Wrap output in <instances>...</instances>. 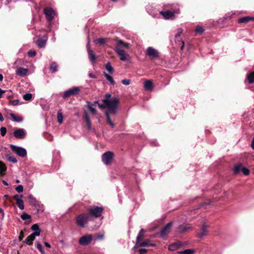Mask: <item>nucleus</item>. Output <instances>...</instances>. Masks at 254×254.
<instances>
[{
  "label": "nucleus",
  "instance_id": "obj_40",
  "mask_svg": "<svg viewBox=\"0 0 254 254\" xmlns=\"http://www.w3.org/2000/svg\"><path fill=\"white\" fill-rule=\"evenodd\" d=\"M36 247L40 251V252L42 254H45V252L44 251L43 247L40 243H39V242L37 243Z\"/></svg>",
  "mask_w": 254,
  "mask_h": 254
},
{
  "label": "nucleus",
  "instance_id": "obj_46",
  "mask_svg": "<svg viewBox=\"0 0 254 254\" xmlns=\"http://www.w3.org/2000/svg\"><path fill=\"white\" fill-rule=\"evenodd\" d=\"M31 229L33 231H36L40 230V228L39 227V226L37 224H36L33 225L31 226Z\"/></svg>",
  "mask_w": 254,
  "mask_h": 254
},
{
  "label": "nucleus",
  "instance_id": "obj_24",
  "mask_svg": "<svg viewBox=\"0 0 254 254\" xmlns=\"http://www.w3.org/2000/svg\"><path fill=\"white\" fill-rule=\"evenodd\" d=\"M105 68L108 72V74H112L114 72V68L110 62H108L105 64Z\"/></svg>",
  "mask_w": 254,
  "mask_h": 254
},
{
  "label": "nucleus",
  "instance_id": "obj_64",
  "mask_svg": "<svg viewBox=\"0 0 254 254\" xmlns=\"http://www.w3.org/2000/svg\"><path fill=\"white\" fill-rule=\"evenodd\" d=\"M3 79V76L1 74H0V81H2Z\"/></svg>",
  "mask_w": 254,
  "mask_h": 254
},
{
  "label": "nucleus",
  "instance_id": "obj_48",
  "mask_svg": "<svg viewBox=\"0 0 254 254\" xmlns=\"http://www.w3.org/2000/svg\"><path fill=\"white\" fill-rule=\"evenodd\" d=\"M36 52L35 51H30L28 52V55L29 57H33L36 55Z\"/></svg>",
  "mask_w": 254,
  "mask_h": 254
},
{
  "label": "nucleus",
  "instance_id": "obj_55",
  "mask_svg": "<svg viewBox=\"0 0 254 254\" xmlns=\"http://www.w3.org/2000/svg\"><path fill=\"white\" fill-rule=\"evenodd\" d=\"M24 233L22 231H21L20 234L19 236V241H21L23 238H24Z\"/></svg>",
  "mask_w": 254,
  "mask_h": 254
},
{
  "label": "nucleus",
  "instance_id": "obj_62",
  "mask_svg": "<svg viewBox=\"0 0 254 254\" xmlns=\"http://www.w3.org/2000/svg\"><path fill=\"white\" fill-rule=\"evenodd\" d=\"M2 182L5 186H8V183L5 181H4V180H2Z\"/></svg>",
  "mask_w": 254,
  "mask_h": 254
},
{
  "label": "nucleus",
  "instance_id": "obj_3",
  "mask_svg": "<svg viewBox=\"0 0 254 254\" xmlns=\"http://www.w3.org/2000/svg\"><path fill=\"white\" fill-rule=\"evenodd\" d=\"M29 202L37 208V212H42L44 211L43 206L40 204L39 201L31 194L28 196Z\"/></svg>",
  "mask_w": 254,
  "mask_h": 254
},
{
  "label": "nucleus",
  "instance_id": "obj_53",
  "mask_svg": "<svg viewBox=\"0 0 254 254\" xmlns=\"http://www.w3.org/2000/svg\"><path fill=\"white\" fill-rule=\"evenodd\" d=\"M96 42L100 44H104L105 42V40L104 38H99L96 40Z\"/></svg>",
  "mask_w": 254,
  "mask_h": 254
},
{
  "label": "nucleus",
  "instance_id": "obj_15",
  "mask_svg": "<svg viewBox=\"0 0 254 254\" xmlns=\"http://www.w3.org/2000/svg\"><path fill=\"white\" fill-rule=\"evenodd\" d=\"M172 227V223L169 222L160 231V234L161 236L164 237L168 234L171 228Z\"/></svg>",
  "mask_w": 254,
  "mask_h": 254
},
{
  "label": "nucleus",
  "instance_id": "obj_33",
  "mask_svg": "<svg viewBox=\"0 0 254 254\" xmlns=\"http://www.w3.org/2000/svg\"><path fill=\"white\" fill-rule=\"evenodd\" d=\"M242 168H243V165L242 164H239L235 165L234 167V172L235 174H237L240 171H242Z\"/></svg>",
  "mask_w": 254,
  "mask_h": 254
},
{
  "label": "nucleus",
  "instance_id": "obj_9",
  "mask_svg": "<svg viewBox=\"0 0 254 254\" xmlns=\"http://www.w3.org/2000/svg\"><path fill=\"white\" fill-rule=\"evenodd\" d=\"M44 14L48 21H51L54 17L55 12L51 8L47 7L44 9Z\"/></svg>",
  "mask_w": 254,
  "mask_h": 254
},
{
  "label": "nucleus",
  "instance_id": "obj_44",
  "mask_svg": "<svg viewBox=\"0 0 254 254\" xmlns=\"http://www.w3.org/2000/svg\"><path fill=\"white\" fill-rule=\"evenodd\" d=\"M241 171L242 172L243 174L245 175H248L250 173L249 170L247 168L244 167H243V168H242Z\"/></svg>",
  "mask_w": 254,
  "mask_h": 254
},
{
  "label": "nucleus",
  "instance_id": "obj_59",
  "mask_svg": "<svg viewBox=\"0 0 254 254\" xmlns=\"http://www.w3.org/2000/svg\"><path fill=\"white\" fill-rule=\"evenodd\" d=\"M4 92V90H3L1 88H0V98L1 97L2 94H3Z\"/></svg>",
  "mask_w": 254,
  "mask_h": 254
},
{
  "label": "nucleus",
  "instance_id": "obj_16",
  "mask_svg": "<svg viewBox=\"0 0 254 254\" xmlns=\"http://www.w3.org/2000/svg\"><path fill=\"white\" fill-rule=\"evenodd\" d=\"M160 13L166 19H173L175 17V12L170 10L162 11Z\"/></svg>",
  "mask_w": 254,
  "mask_h": 254
},
{
  "label": "nucleus",
  "instance_id": "obj_11",
  "mask_svg": "<svg viewBox=\"0 0 254 254\" xmlns=\"http://www.w3.org/2000/svg\"><path fill=\"white\" fill-rule=\"evenodd\" d=\"M130 45L129 44L124 42L122 40H119L117 42V45L115 47V50L128 49L130 48Z\"/></svg>",
  "mask_w": 254,
  "mask_h": 254
},
{
  "label": "nucleus",
  "instance_id": "obj_20",
  "mask_svg": "<svg viewBox=\"0 0 254 254\" xmlns=\"http://www.w3.org/2000/svg\"><path fill=\"white\" fill-rule=\"evenodd\" d=\"M28 69L27 68H24L23 67H19L17 69L16 71V74L21 76H25L27 72H28Z\"/></svg>",
  "mask_w": 254,
  "mask_h": 254
},
{
  "label": "nucleus",
  "instance_id": "obj_18",
  "mask_svg": "<svg viewBox=\"0 0 254 254\" xmlns=\"http://www.w3.org/2000/svg\"><path fill=\"white\" fill-rule=\"evenodd\" d=\"M116 53L118 54V55L120 57V59L121 61H127L128 59L127 58L125 52V50H120L119 49L118 50H115Z\"/></svg>",
  "mask_w": 254,
  "mask_h": 254
},
{
  "label": "nucleus",
  "instance_id": "obj_4",
  "mask_svg": "<svg viewBox=\"0 0 254 254\" xmlns=\"http://www.w3.org/2000/svg\"><path fill=\"white\" fill-rule=\"evenodd\" d=\"M10 147L13 152L21 157H24L27 155V151L24 148L14 145H11Z\"/></svg>",
  "mask_w": 254,
  "mask_h": 254
},
{
  "label": "nucleus",
  "instance_id": "obj_22",
  "mask_svg": "<svg viewBox=\"0 0 254 254\" xmlns=\"http://www.w3.org/2000/svg\"><path fill=\"white\" fill-rule=\"evenodd\" d=\"M250 20L254 21V17L250 16L244 17L239 19L238 22L240 23H247Z\"/></svg>",
  "mask_w": 254,
  "mask_h": 254
},
{
  "label": "nucleus",
  "instance_id": "obj_2",
  "mask_svg": "<svg viewBox=\"0 0 254 254\" xmlns=\"http://www.w3.org/2000/svg\"><path fill=\"white\" fill-rule=\"evenodd\" d=\"M90 218V215L87 213H81L77 216L76 218V225L81 228L85 227Z\"/></svg>",
  "mask_w": 254,
  "mask_h": 254
},
{
  "label": "nucleus",
  "instance_id": "obj_23",
  "mask_svg": "<svg viewBox=\"0 0 254 254\" xmlns=\"http://www.w3.org/2000/svg\"><path fill=\"white\" fill-rule=\"evenodd\" d=\"M10 116L12 118L13 121L14 122H20L23 120L22 117L16 115L13 113H10Z\"/></svg>",
  "mask_w": 254,
  "mask_h": 254
},
{
  "label": "nucleus",
  "instance_id": "obj_19",
  "mask_svg": "<svg viewBox=\"0 0 254 254\" xmlns=\"http://www.w3.org/2000/svg\"><path fill=\"white\" fill-rule=\"evenodd\" d=\"M47 40V37L44 36L43 38L38 39L37 42V44L39 48H44L46 44Z\"/></svg>",
  "mask_w": 254,
  "mask_h": 254
},
{
  "label": "nucleus",
  "instance_id": "obj_42",
  "mask_svg": "<svg viewBox=\"0 0 254 254\" xmlns=\"http://www.w3.org/2000/svg\"><path fill=\"white\" fill-rule=\"evenodd\" d=\"M32 95L31 93H26L23 95V99L26 101H29L32 99Z\"/></svg>",
  "mask_w": 254,
  "mask_h": 254
},
{
  "label": "nucleus",
  "instance_id": "obj_5",
  "mask_svg": "<svg viewBox=\"0 0 254 254\" xmlns=\"http://www.w3.org/2000/svg\"><path fill=\"white\" fill-rule=\"evenodd\" d=\"M80 89V88L79 87H74L69 89L64 92L63 97L65 99L71 96L77 95L79 93Z\"/></svg>",
  "mask_w": 254,
  "mask_h": 254
},
{
  "label": "nucleus",
  "instance_id": "obj_49",
  "mask_svg": "<svg viewBox=\"0 0 254 254\" xmlns=\"http://www.w3.org/2000/svg\"><path fill=\"white\" fill-rule=\"evenodd\" d=\"M183 29L182 28H179L178 29V34L176 35V40L178 38H179L180 35L183 33Z\"/></svg>",
  "mask_w": 254,
  "mask_h": 254
},
{
  "label": "nucleus",
  "instance_id": "obj_31",
  "mask_svg": "<svg viewBox=\"0 0 254 254\" xmlns=\"http://www.w3.org/2000/svg\"><path fill=\"white\" fill-rule=\"evenodd\" d=\"M6 170V167L5 165L2 162L0 161V174L1 176H2L4 174V172Z\"/></svg>",
  "mask_w": 254,
  "mask_h": 254
},
{
  "label": "nucleus",
  "instance_id": "obj_60",
  "mask_svg": "<svg viewBox=\"0 0 254 254\" xmlns=\"http://www.w3.org/2000/svg\"><path fill=\"white\" fill-rule=\"evenodd\" d=\"M44 245H45V246L46 247H48V248H50V247H51V245H50V244L49 243H48V242H45L44 243Z\"/></svg>",
  "mask_w": 254,
  "mask_h": 254
},
{
  "label": "nucleus",
  "instance_id": "obj_63",
  "mask_svg": "<svg viewBox=\"0 0 254 254\" xmlns=\"http://www.w3.org/2000/svg\"><path fill=\"white\" fill-rule=\"evenodd\" d=\"M182 46L181 47V49L182 50H183V49H184V41H182Z\"/></svg>",
  "mask_w": 254,
  "mask_h": 254
},
{
  "label": "nucleus",
  "instance_id": "obj_29",
  "mask_svg": "<svg viewBox=\"0 0 254 254\" xmlns=\"http://www.w3.org/2000/svg\"><path fill=\"white\" fill-rule=\"evenodd\" d=\"M180 246V245L178 243H174L169 246L168 249L170 251H174L177 250L179 248Z\"/></svg>",
  "mask_w": 254,
  "mask_h": 254
},
{
  "label": "nucleus",
  "instance_id": "obj_57",
  "mask_svg": "<svg viewBox=\"0 0 254 254\" xmlns=\"http://www.w3.org/2000/svg\"><path fill=\"white\" fill-rule=\"evenodd\" d=\"M21 196H22V195L19 196V195H17H17H15L14 196V198L15 199L16 202L17 201V199L18 200V199H21Z\"/></svg>",
  "mask_w": 254,
  "mask_h": 254
},
{
  "label": "nucleus",
  "instance_id": "obj_54",
  "mask_svg": "<svg viewBox=\"0 0 254 254\" xmlns=\"http://www.w3.org/2000/svg\"><path fill=\"white\" fill-rule=\"evenodd\" d=\"M147 252V250L145 249H141L139 250V254H143L146 253Z\"/></svg>",
  "mask_w": 254,
  "mask_h": 254
},
{
  "label": "nucleus",
  "instance_id": "obj_28",
  "mask_svg": "<svg viewBox=\"0 0 254 254\" xmlns=\"http://www.w3.org/2000/svg\"><path fill=\"white\" fill-rule=\"evenodd\" d=\"M179 254H193L194 251L193 249H186L184 251H179L177 252Z\"/></svg>",
  "mask_w": 254,
  "mask_h": 254
},
{
  "label": "nucleus",
  "instance_id": "obj_6",
  "mask_svg": "<svg viewBox=\"0 0 254 254\" xmlns=\"http://www.w3.org/2000/svg\"><path fill=\"white\" fill-rule=\"evenodd\" d=\"M103 210V208L102 207L93 206L90 208L89 212L91 215L95 217H98L102 215Z\"/></svg>",
  "mask_w": 254,
  "mask_h": 254
},
{
  "label": "nucleus",
  "instance_id": "obj_51",
  "mask_svg": "<svg viewBox=\"0 0 254 254\" xmlns=\"http://www.w3.org/2000/svg\"><path fill=\"white\" fill-rule=\"evenodd\" d=\"M18 103L19 100L17 99H15L14 100L10 101L9 104H11L13 106H16L18 105Z\"/></svg>",
  "mask_w": 254,
  "mask_h": 254
},
{
  "label": "nucleus",
  "instance_id": "obj_47",
  "mask_svg": "<svg viewBox=\"0 0 254 254\" xmlns=\"http://www.w3.org/2000/svg\"><path fill=\"white\" fill-rule=\"evenodd\" d=\"M15 190L18 192H21L23 191V187L22 185H19L16 188H15Z\"/></svg>",
  "mask_w": 254,
  "mask_h": 254
},
{
  "label": "nucleus",
  "instance_id": "obj_1",
  "mask_svg": "<svg viewBox=\"0 0 254 254\" xmlns=\"http://www.w3.org/2000/svg\"><path fill=\"white\" fill-rule=\"evenodd\" d=\"M103 104H98V106L101 109H106L105 113L107 119V123L112 127H114L115 125L111 121L110 115L116 114L117 112L119 101L117 98H111L110 94H106L105 98L103 100Z\"/></svg>",
  "mask_w": 254,
  "mask_h": 254
},
{
  "label": "nucleus",
  "instance_id": "obj_17",
  "mask_svg": "<svg viewBox=\"0 0 254 254\" xmlns=\"http://www.w3.org/2000/svg\"><path fill=\"white\" fill-rule=\"evenodd\" d=\"M192 227L190 224H187L184 226H180L178 228V231L181 233H185L191 230Z\"/></svg>",
  "mask_w": 254,
  "mask_h": 254
},
{
  "label": "nucleus",
  "instance_id": "obj_7",
  "mask_svg": "<svg viewBox=\"0 0 254 254\" xmlns=\"http://www.w3.org/2000/svg\"><path fill=\"white\" fill-rule=\"evenodd\" d=\"M114 155V153L110 151H108L104 153L102 155V161L106 165L110 164L112 163Z\"/></svg>",
  "mask_w": 254,
  "mask_h": 254
},
{
  "label": "nucleus",
  "instance_id": "obj_41",
  "mask_svg": "<svg viewBox=\"0 0 254 254\" xmlns=\"http://www.w3.org/2000/svg\"><path fill=\"white\" fill-rule=\"evenodd\" d=\"M195 32L196 33H198L199 34H202L204 32V29L202 28V27L200 25H197L196 26V29L195 30Z\"/></svg>",
  "mask_w": 254,
  "mask_h": 254
},
{
  "label": "nucleus",
  "instance_id": "obj_52",
  "mask_svg": "<svg viewBox=\"0 0 254 254\" xmlns=\"http://www.w3.org/2000/svg\"><path fill=\"white\" fill-rule=\"evenodd\" d=\"M122 83L125 85H128L130 84L129 79H124L122 81Z\"/></svg>",
  "mask_w": 254,
  "mask_h": 254
},
{
  "label": "nucleus",
  "instance_id": "obj_8",
  "mask_svg": "<svg viewBox=\"0 0 254 254\" xmlns=\"http://www.w3.org/2000/svg\"><path fill=\"white\" fill-rule=\"evenodd\" d=\"M93 240V237L91 235L87 234L81 237L79 240V243L82 246H86L89 245Z\"/></svg>",
  "mask_w": 254,
  "mask_h": 254
},
{
  "label": "nucleus",
  "instance_id": "obj_61",
  "mask_svg": "<svg viewBox=\"0 0 254 254\" xmlns=\"http://www.w3.org/2000/svg\"><path fill=\"white\" fill-rule=\"evenodd\" d=\"M175 41L176 42H181L183 41L180 38V36L179 37V38H178L176 40V39H175Z\"/></svg>",
  "mask_w": 254,
  "mask_h": 254
},
{
  "label": "nucleus",
  "instance_id": "obj_36",
  "mask_svg": "<svg viewBox=\"0 0 254 254\" xmlns=\"http://www.w3.org/2000/svg\"><path fill=\"white\" fill-rule=\"evenodd\" d=\"M247 78L249 83H253L254 82V72H251L248 74Z\"/></svg>",
  "mask_w": 254,
  "mask_h": 254
},
{
  "label": "nucleus",
  "instance_id": "obj_45",
  "mask_svg": "<svg viewBox=\"0 0 254 254\" xmlns=\"http://www.w3.org/2000/svg\"><path fill=\"white\" fill-rule=\"evenodd\" d=\"M0 132L1 136H3L6 133V128L5 127H1L0 129Z\"/></svg>",
  "mask_w": 254,
  "mask_h": 254
},
{
  "label": "nucleus",
  "instance_id": "obj_26",
  "mask_svg": "<svg viewBox=\"0 0 254 254\" xmlns=\"http://www.w3.org/2000/svg\"><path fill=\"white\" fill-rule=\"evenodd\" d=\"M104 75L106 78V79L112 85H114L115 84V81L113 78V77L110 75L108 73L106 72H104Z\"/></svg>",
  "mask_w": 254,
  "mask_h": 254
},
{
  "label": "nucleus",
  "instance_id": "obj_38",
  "mask_svg": "<svg viewBox=\"0 0 254 254\" xmlns=\"http://www.w3.org/2000/svg\"><path fill=\"white\" fill-rule=\"evenodd\" d=\"M85 121L87 123V128L89 130H91L92 127H91V124L90 123V119H89V117L88 116V115H87V114L86 113L85 114Z\"/></svg>",
  "mask_w": 254,
  "mask_h": 254
},
{
  "label": "nucleus",
  "instance_id": "obj_30",
  "mask_svg": "<svg viewBox=\"0 0 254 254\" xmlns=\"http://www.w3.org/2000/svg\"><path fill=\"white\" fill-rule=\"evenodd\" d=\"M137 245L139 247H146V246H155L154 244H150L149 241H145L142 242H140L139 243H137Z\"/></svg>",
  "mask_w": 254,
  "mask_h": 254
},
{
  "label": "nucleus",
  "instance_id": "obj_32",
  "mask_svg": "<svg viewBox=\"0 0 254 254\" xmlns=\"http://www.w3.org/2000/svg\"><path fill=\"white\" fill-rule=\"evenodd\" d=\"M87 103L88 104V106L91 112L93 114H95L96 112V108H95L96 106L94 105V104H92L90 102H87Z\"/></svg>",
  "mask_w": 254,
  "mask_h": 254
},
{
  "label": "nucleus",
  "instance_id": "obj_21",
  "mask_svg": "<svg viewBox=\"0 0 254 254\" xmlns=\"http://www.w3.org/2000/svg\"><path fill=\"white\" fill-rule=\"evenodd\" d=\"M144 88L148 91H151L153 88V82L150 80L145 81L144 83Z\"/></svg>",
  "mask_w": 254,
  "mask_h": 254
},
{
  "label": "nucleus",
  "instance_id": "obj_56",
  "mask_svg": "<svg viewBox=\"0 0 254 254\" xmlns=\"http://www.w3.org/2000/svg\"><path fill=\"white\" fill-rule=\"evenodd\" d=\"M103 234H99L98 235H97L96 237V240H101L102 239H103Z\"/></svg>",
  "mask_w": 254,
  "mask_h": 254
},
{
  "label": "nucleus",
  "instance_id": "obj_27",
  "mask_svg": "<svg viewBox=\"0 0 254 254\" xmlns=\"http://www.w3.org/2000/svg\"><path fill=\"white\" fill-rule=\"evenodd\" d=\"M34 236L31 234L25 239L24 242L27 245H31L33 243V241L34 240Z\"/></svg>",
  "mask_w": 254,
  "mask_h": 254
},
{
  "label": "nucleus",
  "instance_id": "obj_39",
  "mask_svg": "<svg viewBox=\"0 0 254 254\" xmlns=\"http://www.w3.org/2000/svg\"><path fill=\"white\" fill-rule=\"evenodd\" d=\"M21 218L23 220H29L31 219V216L26 213H23L21 215Z\"/></svg>",
  "mask_w": 254,
  "mask_h": 254
},
{
  "label": "nucleus",
  "instance_id": "obj_13",
  "mask_svg": "<svg viewBox=\"0 0 254 254\" xmlns=\"http://www.w3.org/2000/svg\"><path fill=\"white\" fill-rule=\"evenodd\" d=\"M89 44V42L88 43L87 45L88 58L90 61L91 62L92 64L94 65L96 63V57L93 51L92 50H91L88 47Z\"/></svg>",
  "mask_w": 254,
  "mask_h": 254
},
{
  "label": "nucleus",
  "instance_id": "obj_12",
  "mask_svg": "<svg viewBox=\"0 0 254 254\" xmlns=\"http://www.w3.org/2000/svg\"><path fill=\"white\" fill-rule=\"evenodd\" d=\"M208 225H206L205 223H203L202 225V228L200 231V232H198L197 234V236L198 238L201 239L204 236H205L207 234V229L208 228Z\"/></svg>",
  "mask_w": 254,
  "mask_h": 254
},
{
  "label": "nucleus",
  "instance_id": "obj_50",
  "mask_svg": "<svg viewBox=\"0 0 254 254\" xmlns=\"http://www.w3.org/2000/svg\"><path fill=\"white\" fill-rule=\"evenodd\" d=\"M40 232L41 230L34 231V232L32 233L31 235L34 236L35 239L36 236H39L40 235Z\"/></svg>",
  "mask_w": 254,
  "mask_h": 254
},
{
  "label": "nucleus",
  "instance_id": "obj_34",
  "mask_svg": "<svg viewBox=\"0 0 254 254\" xmlns=\"http://www.w3.org/2000/svg\"><path fill=\"white\" fill-rule=\"evenodd\" d=\"M58 64L56 63H53L51 64L50 67V69L52 72H55L57 71Z\"/></svg>",
  "mask_w": 254,
  "mask_h": 254
},
{
  "label": "nucleus",
  "instance_id": "obj_43",
  "mask_svg": "<svg viewBox=\"0 0 254 254\" xmlns=\"http://www.w3.org/2000/svg\"><path fill=\"white\" fill-rule=\"evenodd\" d=\"M7 159H8V160L10 162L15 163L17 162L16 158L13 156H9L8 157Z\"/></svg>",
  "mask_w": 254,
  "mask_h": 254
},
{
  "label": "nucleus",
  "instance_id": "obj_14",
  "mask_svg": "<svg viewBox=\"0 0 254 254\" xmlns=\"http://www.w3.org/2000/svg\"><path fill=\"white\" fill-rule=\"evenodd\" d=\"M26 134L25 131L23 128H18L13 132L14 136L17 138H23Z\"/></svg>",
  "mask_w": 254,
  "mask_h": 254
},
{
  "label": "nucleus",
  "instance_id": "obj_58",
  "mask_svg": "<svg viewBox=\"0 0 254 254\" xmlns=\"http://www.w3.org/2000/svg\"><path fill=\"white\" fill-rule=\"evenodd\" d=\"M89 76L92 78H96V76L94 74H92V73H89Z\"/></svg>",
  "mask_w": 254,
  "mask_h": 254
},
{
  "label": "nucleus",
  "instance_id": "obj_10",
  "mask_svg": "<svg viewBox=\"0 0 254 254\" xmlns=\"http://www.w3.org/2000/svg\"><path fill=\"white\" fill-rule=\"evenodd\" d=\"M146 54L151 58H158L159 54L157 50L152 47H149L146 50Z\"/></svg>",
  "mask_w": 254,
  "mask_h": 254
},
{
  "label": "nucleus",
  "instance_id": "obj_37",
  "mask_svg": "<svg viewBox=\"0 0 254 254\" xmlns=\"http://www.w3.org/2000/svg\"><path fill=\"white\" fill-rule=\"evenodd\" d=\"M16 203L20 209L23 210L24 208L23 201L22 199H17V201Z\"/></svg>",
  "mask_w": 254,
  "mask_h": 254
},
{
  "label": "nucleus",
  "instance_id": "obj_25",
  "mask_svg": "<svg viewBox=\"0 0 254 254\" xmlns=\"http://www.w3.org/2000/svg\"><path fill=\"white\" fill-rule=\"evenodd\" d=\"M144 230L143 229H141L137 235L136 238V243H139L144 238Z\"/></svg>",
  "mask_w": 254,
  "mask_h": 254
},
{
  "label": "nucleus",
  "instance_id": "obj_35",
  "mask_svg": "<svg viewBox=\"0 0 254 254\" xmlns=\"http://www.w3.org/2000/svg\"><path fill=\"white\" fill-rule=\"evenodd\" d=\"M57 118L58 121L60 124H62L63 122V115L61 111H59L57 113Z\"/></svg>",
  "mask_w": 254,
  "mask_h": 254
}]
</instances>
